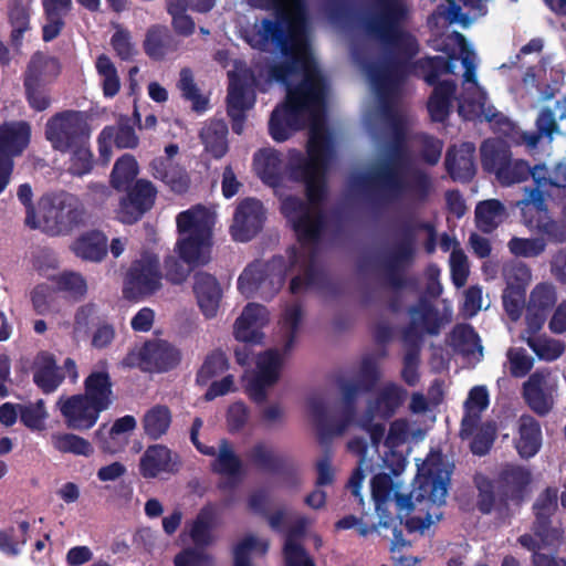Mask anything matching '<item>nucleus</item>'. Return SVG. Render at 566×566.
<instances>
[{"mask_svg":"<svg viewBox=\"0 0 566 566\" xmlns=\"http://www.w3.org/2000/svg\"><path fill=\"white\" fill-rule=\"evenodd\" d=\"M251 1L260 8L275 9L281 15V20L255 23L247 35L252 48L280 52L266 70L264 82L289 84L294 77L302 78L297 87L287 88L286 101L272 112L269 130L274 140L284 142L310 125L307 158L295 149L289 153V169L294 179L305 184L307 202L286 196L282 198L281 209L301 243L290 258H313L312 244L323 228L321 201L325 195V171L333 157L324 126L325 83L307 44L302 0Z\"/></svg>","mask_w":566,"mask_h":566,"instance_id":"obj_1","label":"nucleus"},{"mask_svg":"<svg viewBox=\"0 0 566 566\" xmlns=\"http://www.w3.org/2000/svg\"><path fill=\"white\" fill-rule=\"evenodd\" d=\"M419 486L406 495L398 474L378 473L370 481V493L378 526L388 527L389 505L395 501L397 515L410 532H423L442 517L450 481V464L440 454L430 455L422 468Z\"/></svg>","mask_w":566,"mask_h":566,"instance_id":"obj_2","label":"nucleus"},{"mask_svg":"<svg viewBox=\"0 0 566 566\" xmlns=\"http://www.w3.org/2000/svg\"><path fill=\"white\" fill-rule=\"evenodd\" d=\"M381 12L368 21V32L390 46L398 57L397 61L369 65L365 67L366 76L373 91L379 98H387L398 93L405 77L403 59L417 52V42L413 36L398 27V21L405 14L406 8L401 0H380Z\"/></svg>","mask_w":566,"mask_h":566,"instance_id":"obj_3","label":"nucleus"},{"mask_svg":"<svg viewBox=\"0 0 566 566\" xmlns=\"http://www.w3.org/2000/svg\"><path fill=\"white\" fill-rule=\"evenodd\" d=\"M407 391L396 384H386L378 388L375 396L367 401L364 415L354 420L350 416L336 426L332 424L331 403L321 397H313L307 402V412L312 422L322 431L344 434L360 428L370 436L373 446L377 449L384 438L385 426L381 421L390 418L403 403Z\"/></svg>","mask_w":566,"mask_h":566,"instance_id":"obj_4","label":"nucleus"},{"mask_svg":"<svg viewBox=\"0 0 566 566\" xmlns=\"http://www.w3.org/2000/svg\"><path fill=\"white\" fill-rule=\"evenodd\" d=\"M373 175L379 198L388 202L422 200L429 186L426 175L409 170L407 151L398 127L394 140L379 148Z\"/></svg>","mask_w":566,"mask_h":566,"instance_id":"obj_5","label":"nucleus"},{"mask_svg":"<svg viewBox=\"0 0 566 566\" xmlns=\"http://www.w3.org/2000/svg\"><path fill=\"white\" fill-rule=\"evenodd\" d=\"M302 317L303 312L297 304L286 306L280 323L281 348L269 349L258 356L255 373L247 385L248 395L254 401H264L266 390L279 380L283 354L293 348Z\"/></svg>","mask_w":566,"mask_h":566,"instance_id":"obj_6","label":"nucleus"},{"mask_svg":"<svg viewBox=\"0 0 566 566\" xmlns=\"http://www.w3.org/2000/svg\"><path fill=\"white\" fill-rule=\"evenodd\" d=\"M41 229L51 237L69 235L86 223V209L82 200L65 190L42 195L38 201Z\"/></svg>","mask_w":566,"mask_h":566,"instance_id":"obj_7","label":"nucleus"},{"mask_svg":"<svg viewBox=\"0 0 566 566\" xmlns=\"http://www.w3.org/2000/svg\"><path fill=\"white\" fill-rule=\"evenodd\" d=\"M286 272L287 265L281 256L253 261L240 274L238 289L245 297L270 300L282 289Z\"/></svg>","mask_w":566,"mask_h":566,"instance_id":"obj_8","label":"nucleus"},{"mask_svg":"<svg viewBox=\"0 0 566 566\" xmlns=\"http://www.w3.org/2000/svg\"><path fill=\"white\" fill-rule=\"evenodd\" d=\"M451 39L460 48L462 64L465 69L463 94L459 99V114L467 119L475 117L493 119L496 115L495 109L488 103L485 93L475 81V54L469 50L463 34L454 32Z\"/></svg>","mask_w":566,"mask_h":566,"instance_id":"obj_9","label":"nucleus"},{"mask_svg":"<svg viewBox=\"0 0 566 566\" xmlns=\"http://www.w3.org/2000/svg\"><path fill=\"white\" fill-rule=\"evenodd\" d=\"M262 77L261 71L255 76L243 63H237L234 70L229 72L228 114L233 120L232 129L237 134L242 133L244 112L254 104L252 86L264 90Z\"/></svg>","mask_w":566,"mask_h":566,"instance_id":"obj_10","label":"nucleus"},{"mask_svg":"<svg viewBox=\"0 0 566 566\" xmlns=\"http://www.w3.org/2000/svg\"><path fill=\"white\" fill-rule=\"evenodd\" d=\"M90 115L80 111H64L52 116L45 125V137L54 149L71 150L90 137Z\"/></svg>","mask_w":566,"mask_h":566,"instance_id":"obj_11","label":"nucleus"},{"mask_svg":"<svg viewBox=\"0 0 566 566\" xmlns=\"http://www.w3.org/2000/svg\"><path fill=\"white\" fill-rule=\"evenodd\" d=\"M180 360L181 354L178 348L166 340L153 339L132 350L122 364L138 367L144 371L165 373L176 368Z\"/></svg>","mask_w":566,"mask_h":566,"instance_id":"obj_12","label":"nucleus"},{"mask_svg":"<svg viewBox=\"0 0 566 566\" xmlns=\"http://www.w3.org/2000/svg\"><path fill=\"white\" fill-rule=\"evenodd\" d=\"M161 287L159 259L155 254H144L136 260L125 279L124 295L129 300L149 296Z\"/></svg>","mask_w":566,"mask_h":566,"instance_id":"obj_13","label":"nucleus"},{"mask_svg":"<svg viewBox=\"0 0 566 566\" xmlns=\"http://www.w3.org/2000/svg\"><path fill=\"white\" fill-rule=\"evenodd\" d=\"M558 390V378L551 369L534 371L522 386V394L530 408L539 416L554 407Z\"/></svg>","mask_w":566,"mask_h":566,"instance_id":"obj_14","label":"nucleus"},{"mask_svg":"<svg viewBox=\"0 0 566 566\" xmlns=\"http://www.w3.org/2000/svg\"><path fill=\"white\" fill-rule=\"evenodd\" d=\"M495 142H484L481 147L483 164L493 170L503 186L523 182L530 177L531 168L524 160L512 159L506 150H497Z\"/></svg>","mask_w":566,"mask_h":566,"instance_id":"obj_15","label":"nucleus"},{"mask_svg":"<svg viewBox=\"0 0 566 566\" xmlns=\"http://www.w3.org/2000/svg\"><path fill=\"white\" fill-rule=\"evenodd\" d=\"M56 406L64 418V422L69 429L84 431L93 428L104 410L103 406H98L82 394L70 397H60Z\"/></svg>","mask_w":566,"mask_h":566,"instance_id":"obj_16","label":"nucleus"},{"mask_svg":"<svg viewBox=\"0 0 566 566\" xmlns=\"http://www.w3.org/2000/svg\"><path fill=\"white\" fill-rule=\"evenodd\" d=\"M157 190L151 181L139 179L120 198L119 206L116 210V217L124 223H134L142 216L150 210L155 203Z\"/></svg>","mask_w":566,"mask_h":566,"instance_id":"obj_17","label":"nucleus"},{"mask_svg":"<svg viewBox=\"0 0 566 566\" xmlns=\"http://www.w3.org/2000/svg\"><path fill=\"white\" fill-rule=\"evenodd\" d=\"M263 221L262 203L259 200L247 198L238 205L234 211L230 233L235 241H249L261 230Z\"/></svg>","mask_w":566,"mask_h":566,"instance_id":"obj_18","label":"nucleus"},{"mask_svg":"<svg viewBox=\"0 0 566 566\" xmlns=\"http://www.w3.org/2000/svg\"><path fill=\"white\" fill-rule=\"evenodd\" d=\"M270 322L268 310L258 303H249L233 324V336L247 344H261L262 328Z\"/></svg>","mask_w":566,"mask_h":566,"instance_id":"obj_19","label":"nucleus"},{"mask_svg":"<svg viewBox=\"0 0 566 566\" xmlns=\"http://www.w3.org/2000/svg\"><path fill=\"white\" fill-rule=\"evenodd\" d=\"M557 292L554 284L542 282L531 291L526 307V324L528 331L537 333L544 325L547 312L556 304Z\"/></svg>","mask_w":566,"mask_h":566,"instance_id":"obj_20","label":"nucleus"},{"mask_svg":"<svg viewBox=\"0 0 566 566\" xmlns=\"http://www.w3.org/2000/svg\"><path fill=\"white\" fill-rule=\"evenodd\" d=\"M179 237L211 238L214 213L202 206L180 212L176 219Z\"/></svg>","mask_w":566,"mask_h":566,"instance_id":"obj_21","label":"nucleus"},{"mask_svg":"<svg viewBox=\"0 0 566 566\" xmlns=\"http://www.w3.org/2000/svg\"><path fill=\"white\" fill-rule=\"evenodd\" d=\"M193 280V293L201 313L208 319L214 318L222 300L220 284L212 275L205 272L197 273Z\"/></svg>","mask_w":566,"mask_h":566,"instance_id":"obj_22","label":"nucleus"},{"mask_svg":"<svg viewBox=\"0 0 566 566\" xmlns=\"http://www.w3.org/2000/svg\"><path fill=\"white\" fill-rule=\"evenodd\" d=\"M31 140V125L25 120L4 122L0 125V154L19 157Z\"/></svg>","mask_w":566,"mask_h":566,"instance_id":"obj_23","label":"nucleus"},{"mask_svg":"<svg viewBox=\"0 0 566 566\" xmlns=\"http://www.w3.org/2000/svg\"><path fill=\"white\" fill-rule=\"evenodd\" d=\"M65 375L61 374L53 355L42 352L33 366V382L43 394L54 392L63 382Z\"/></svg>","mask_w":566,"mask_h":566,"instance_id":"obj_24","label":"nucleus"},{"mask_svg":"<svg viewBox=\"0 0 566 566\" xmlns=\"http://www.w3.org/2000/svg\"><path fill=\"white\" fill-rule=\"evenodd\" d=\"M411 324L407 333V338L413 342L424 334L436 335L442 325V319L428 302H421L410 312Z\"/></svg>","mask_w":566,"mask_h":566,"instance_id":"obj_25","label":"nucleus"},{"mask_svg":"<svg viewBox=\"0 0 566 566\" xmlns=\"http://www.w3.org/2000/svg\"><path fill=\"white\" fill-rule=\"evenodd\" d=\"M549 193L538 186L524 187L523 198L515 202V207L520 209L521 220L527 226L536 218L548 212Z\"/></svg>","mask_w":566,"mask_h":566,"instance_id":"obj_26","label":"nucleus"},{"mask_svg":"<svg viewBox=\"0 0 566 566\" xmlns=\"http://www.w3.org/2000/svg\"><path fill=\"white\" fill-rule=\"evenodd\" d=\"M217 521V509L213 505L203 506L196 518L188 524V536L193 543L192 547L207 546L214 542L213 527Z\"/></svg>","mask_w":566,"mask_h":566,"instance_id":"obj_27","label":"nucleus"},{"mask_svg":"<svg viewBox=\"0 0 566 566\" xmlns=\"http://www.w3.org/2000/svg\"><path fill=\"white\" fill-rule=\"evenodd\" d=\"M518 436L515 448L522 458L535 455L542 446L539 423L531 416H522L517 422Z\"/></svg>","mask_w":566,"mask_h":566,"instance_id":"obj_28","label":"nucleus"},{"mask_svg":"<svg viewBox=\"0 0 566 566\" xmlns=\"http://www.w3.org/2000/svg\"><path fill=\"white\" fill-rule=\"evenodd\" d=\"M175 465L171 451L163 444L148 447L140 458V472L144 478H156L163 472H172Z\"/></svg>","mask_w":566,"mask_h":566,"instance_id":"obj_29","label":"nucleus"},{"mask_svg":"<svg viewBox=\"0 0 566 566\" xmlns=\"http://www.w3.org/2000/svg\"><path fill=\"white\" fill-rule=\"evenodd\" d=\"M269 539L248 533L243 535L233 546V566H254L253 559L262 557L269 549Z\"/></svg>","mask_w":566,"mask_h":566,"instance_id":"obj_30","label":"nucleus"},{"mask_svg":"<svg viewBox=\"0 0 566 566\" xmlns=\"http://www.w3.org/2000/svg\"><path fill=\"white\" fill-rule=\"evenodd\" d=\"M211 238L178 237L176 250L190 266L205 265L210 261Z\"/></svg>","mask_w":566,"mask_h":566,"instance_id":"obj_31","label":"nucleus"},{"mask_svg":"<svg viewBox=\"0 0 566 566\" xmlns=\"http://www.w3.org/2000/svg\"><path fill=\"white\" fill-rule=\"evenodd\" d=\"M71 250L82 260L99 262L106 255V235L99 230L86 231L72 243Z\"/></svg>","mask_w":566,"mask_h":566,"instance_id":"obj_32","label":"nucleus"},{"mask_svg":"<svg viewBox=\"0 0 566 566\" xmlns=\"http://www.w3.org/2000/svg\"><path fill=\"white\" fill-rule=\"evenodd\" d=\"M172 422V412L166 405H154L142 417V428L150 440H158L166 436Z\"/></svg>","mask_w":566,"mask_h":566,"instance_id":"obj_33","label":"nucleus"},{"mask_svg":"<svg viewBox=\"0 0 566 566\" xmlns=\"http://www.w3.org/2000/svg\"><path fill=\"white\" fill-rule=\"evenodd\" d=\"M452 347L469 363H478L483 356V347L474 329L469 325L457 326L451 334Z\"/></svg>","mask_w":566,"mask_h":566,"instance_id":"obj_34","label":"nucleus"},{"mask_svg":"<svg viewBox=\"0 0 566 566\" xmlns=\"http://www.w3.org/2000/svg\"><path fill=\"white\" fill-rule=\"evenodd\" d=\"M474 146L470 143L447 153L446 165L454 179L468 180L474 175Z\"/></svg>","mask_w":566,"mask_h":566,"instance_id":"obj_35","label":"nucleus"},{"mask_svg":"<svg viewBox=\"0 0 566 566\" xmlns=\"http://www.w3.org/2000/svg\"><path fill=\"white\" fill-rule=\"evenodd\" d=\"M8 21L12 28L11 44L19 49L22 45L24 33L30 30V7L23 0H10L8 3Z\"/></svg>","mask_w":566,"mask_h":566,"instance_id":"obj_36","label":"nucleus"},{"mask_svg":"<svg viewBox=\"0 0 566 566\" xmlns=\"http://www.w3.org/2000/svg\"><path fill=\"white\" fill-rule=\"evenodd\" d=\"M206 454L214 458L211 463L214 472L229 478H235L241 473V461L227 440L219 442L218 447L214 448V453Z\"/></svg>","mask_w":566,"mask_h":566,"instance_id":"obj_37","label":"nucleus"},{"mask_svg":"<svg viewBox=\"0 0 566 566\" xmlns=\"http://www.w3.org/2000/svg\"><path fill=\"white\" fill-rule=\"evenodd\" d=\"M489 405L488 390L483 386H476L471 389L469 398L465 402L467 413L462 420L460 434H471L473 428L479 424L480 413Z\"/></svg>","mask_w":566,"mask_h":566,"instance_id":"obj_38","label":"nucleus"},{"mask_svg":"<svg viewBox=\"0 0 566 566\" xmlns=\"http://www.w3.org/2000/svg\"><path fill=\"white\" fill-rule=\"evenodd\" d=\"M454 84L449 81L440 82L428 101V111L436 122H443L450 114Z\"/></svg>","mask_w":566,"mask_h":566,"instance_id":"obj_39","label":"nucleus"},{"mask_svg":"<svg viewBox=\"0 0 566 566\" xmlns=\"http://www.w3.org/2000/svg\"><path fill=\"white\" fill-rule=\"evenodd\" d=\"M227 134L228 127L222 120H211L202 128L200 138L206 150L220 158L228 150Z\"/></svg>","mask_w":566,"mask_h":566,"instance_id":"obj_40","label":"nucleus"},{"mask_svg":"<svg viewBox=\"0 0 566 566\" xmlns=\"http://www.w3.org/2000/svg\"><path fill=\"white\" fill-rule=\"evenodd\" d=\"M282 167L280 153L273 148L261 149L254 156V169L266 184L274 185L276 182Z\"/></svg>","mask_w":566,"mask_h":566,"instance_id":"obj_41","label":"nucleus"},{"mask_svg":"<svg viewBox=\"0 0 566 566\" xmlns=\"http://www.w3.org/2000/svg\"><path fill=\"white\" fill-rule=\"evenodd\" d=\"M507 217L506 209L496 199L480 202L475 209L478 227L484 232H491L499 227Z\"/></svg>","mask_w":566,"mask_h":566,"instance_id":"obj_42","label":"nucleus"},{"mask_svg":"<svg viewBox=\"0 0 566 566\" xmlns=\"http://www.w3.org/2000/svg\"><path fill=\"white\" fill-rule=\"evenodd\" d=\"M525 227L531 231L538 233L541 235L539 238H544L546 244L548 242H566V224H564L562 221L554 219L551 216L549 211L536 218Z\"/></svg>","mask_w":566,"mask_h":566,"instance_id":"obj_43","label":"nucleus"},{"mask_svg":"<svg viewBox=\"0 0 566 566\" xmlns=\"http://www.w3.org/2000/svg\"><path fill=\"white\" fill-rule=\"evenodd\" d=\"M23 86L31 108L36 112H43L50 106L51 99L42 84V78L31 66L28 67L24 75Z\"/></svg>","mask_w":566,"mask_h":566,"instance_id":"obj_44","label":"nucleus"},{"mask_svg":"<svg viewBox=\"0 0 566 566\" xmlns=\"http://www.w3.org/2000/svg\"><path fill=\"white\" fill-rule=\"evenodd\" d=\"M139 172L136 158L125 154L118 158L113 167L111 182L115 189H126Z\"/></svg>","mask_w":566,"mask_h":566,"instance_id":"obj_45","label":"nucleus"},{"mask_svg":"<svg viewBox=\"0 0 566 566\" xmlns=\"http://www.w3.org/2000/svg\"><path fill=\"white\" fill-rule=\"evenodd\" d=\"M347 448L352 453H355L360 457L358 467L352 474L348 486L352 490V493L359 497V503L364 507V499L360 496L359 490L361 489L363 481L365 479V470L367 469L366 461V442L360 438H353L348 441Z\"/></svg>","mask_w":566,"mask_h":566,"instance_id":"obj_46","label":"nucleus"},{"mask_svg":"<svg viewBox=\"0 0 566 566\" xmlns=\"http://www.w3.org/2000/svg\"><path fill=\"white\" fill-rule=\"evenodd\" d=\"M502 275L506 283L505 290L511 291L525 292L532 281L531 268L521 261H511L504 264Z\"/></svg>","mask_w":566,"mask_h":566,"instance_id":"obj_47","label":"nucleus"},{"mask_svg":"<svg viewBox=\"0 0 566 566\" xmlns=\"http://www.w3.org/2000/svg\"><path fill=\"white\" fill-rule=\"evenodd\" d=\"M170 42L169 30L166 27L154 25L146 33L144 48L151 59L160 60L168 52Z\"/></svg>","mask_w":566,"mask_h":566,"instance_id":"obj_48","label":"nucleus"},{"mask_svg":"<svg viewBox=\"0 0 566 566\" xmlns=\"http://www.w3.org/2000/svg\"><path fill=\"white\" fill-rule=\"evenodd\" d=\"M51 280L55 283V291L67 293L71 297L78 301L87 292V284L82 274L74 271H63L53 275Z\"/></svg>","mask_w":566,"mask_h":566,"instance_id":"obj_49","label":"nucleus"},{"mask_svg":"<svg viewBox=\"0 0 566 566\" xmlns=\"http://www.w3.org/2000/svg\"><path fill=\"white\" fill-rule=\"evenodd\" d=\"M20 421L32 431H42L45 429V421L49 413L43 399L27 405H18Z\"/></svg>","mask_w":566,"mask_h":566,"instance_id":"obj_50","label":"nucleus"},{"mask_svg":"<svg viewBox=\"0 0 566 566\" xmlns=\"http://www.w3.org/2000/svg\"><path fill=\"white\" fill-rule=\"evenodd\" d=\"M51 439L54 449L62 453H73L85 457L93 453L91 443L74 433H54Z\"/></svg>","mask_w":566,"mask_h":566,"instance_id":"obj_51","label":"nucleus"},{"mask_svg":"<svg viewBox=\"0 0 566 566\" xmlns=\"http://www.w3.org/2000/svg\"><path fill=\"white\" fill-rule=\"evenodd\" d=\"M136 426L137 421L135 417L130 415L115 420L108 431V452L114 453L120 451L128 443L127 433L133 432Z\"/></svg>","mask_w":566,"mask_h":566,"instance_id":"obj_52","label":"nucleus"},{"mask_svg":"<svg viewBox=\"0 0 566 566\" xmlns=\"http://www.w3.org/2000/svg\"><path fill=\"white\" fill-rule=\"evenodd\" d=\"M546 241L544 238H520L513 237L507 242L509 251L517 256L525 259H535L546 251Z\"/></svg>","mask_w":566,"mask_h":566,"instance_id":"obj_53","label":"nucleus"},{"mask_svg":"<svg viewBox=\"0 0 566 566\" xmlns=\"http://www.w3.org/2000/svg\"><path fill=\"white\" fill-rule=\"evenodd\" d=\"M178 88L181 95L192 104L196 112L205 111L208 106V99L203 96L193 80V74L189 69H182L179 73Z\"/></svg>","mask_w":566,"mask_h":566,"instance_id":"obj_54","label":"nucleus"},{"mask_svg":"<svg viewBox=\"0 0 566 566\" xmlns=\"http://www.w3.org/2000/svg\"><path fill=\"white\" fill-rule=\"evenodd\" d=\"M70 156L67 171L72 176L82 177L91 172L94 164L93 154L86 143L75 145Z\"/></svg>","mask_w":566,"mask_h":566,"instance_id":"obj_55","label":"nucleus"},{"mask_svg":"<svg viewBox=\"0 0 566 566\" xmlns=\"http://www.w3.org/2000/svg\"><path fill=\"white\" fill-rule=\"evenodd\" d=\"M112 31L111 44L116 55L122 60L132 59L137 50L129 30L118 23H112Z\"/></svg>","mask_w":566,"mask_h":566,"instance_id":"obj_56","label":"nucleus"},{"mask_svg":"<svg viewBox=\"0 0 566 566\" xmlns=\"http://www.w3.org/2000/svg\"><path fill=\"white\" fill-rule=\"evenodd\" d=\"M174 566H214V558L202 547L186 546L175 555Z\"/></svg>","mask_w":566,"mask_h":566,"instance_id":"obj_57","label":"nucleus"},{"mask_svg":"<svg viewBox=\"0 0 566 566\" xmlns=\"http://www.w3.org/2000/svg\"><path fill=\"white\" fill-rule=\"evenodd\" d=\"M84 389L82 396L106 409V371L92 373L84 381Z\"/></svg>","mask_w":566,"mask_h":566,"instance_id":"obj_58","label":"nucleus"},{"mask_svg":"<svg viewBox=\"0 0 566 566\" xmlns=\"http://www.w3.org/2000/svg\"><path fill=\"white\" fill-rule=\"evenodd\" d=\"M461 437L463 439L472 438L470 444L472 452L478 455H484L494 441L495 427L492 423H484L481 427L476 424L471 434H461Z\"/></svg>","mask_w":566,"mask_h":566,"instance_id":"obj_59","label":"nucleus"},{"mask_svg":"<svg viewBox=\"0 0 566 566\" xmlns=\"http://www.w3.org/2000/svg\"><path fill=\"white\" fill-rule=\"evenodd\" d=\"M418 67L422 71L424 81L433 84L443 73H453L455 69L454 59L446 61L443 57L424 59L418 62Z\"/></svg>","mask_w":566,"mask_h":566,"instance_id":"obj_60","label":"nucleus"},{"mask_svg":"<svg viewBox=\"0 0 566 566\" xmlns=\"http://www.w3.org/2000/svg\"><path fill=\"white\" fill-rule=\"evenodd\" d=\"M228 359L222 352L216 350L211 353L206 358L203 365L201 366L198 373V382L202 385L208 384L210 379L224 373L228 369Z\"/></svg>","mask_w":566,"mask_h":566,"instance_id":"obj_61","label":"nucleus"},{"mask_svg":"<svg viewBox=\"0 0 566 566\" xmlns=\"http://www.w3.org/2000/svg\"><path fill=\"white\" fill-rule=\"evenodd\" d=\"M527 344L541 359L548 361L557 359L565 350V345L553 338H528Z\"/></svg>","mask_w":566,"mask_h":566,"instance_id":"obj_62","label":"nucleus"},{"mask_svg":"<svg viewBox=\"0 0 566 566\" xmlns=\"http://www.w3.org/2000/svg\"><path fill=\"white\" fill-rule=\"evenodd\" d=\"M534 522H547L557 509V489L547 488L534 503Z\"/></svg>","mask_w":566,"mask_h":566,"instance_id":"obj_63","label":"nucleus"},{"mask_svg":"<svg viewBox=\"0 0 566 566\" xmlns=\"http://www.w3.org/2000/svg\"><path fill=\"white\" fill-rule=\"evenodd\" d=\"M283 556L285 566H316L301 543H293L291 539L284 543Z\"/></svg>","mask_w":566,"mask_h":566,"instance_id":"obj_64","label":"nucleus"}]
</instances>
